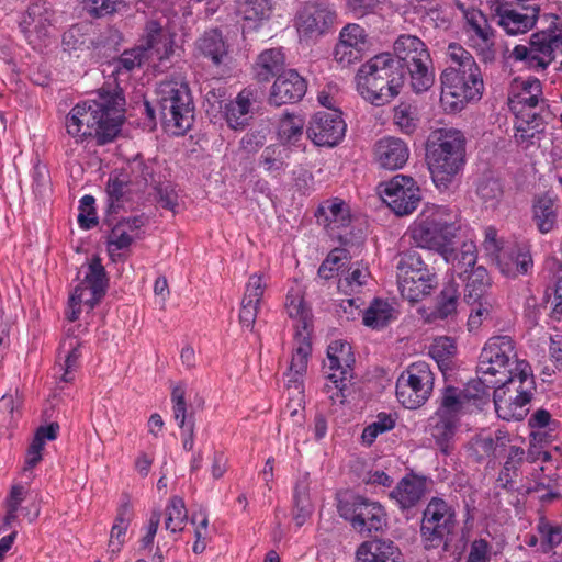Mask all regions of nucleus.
Masks as SVG:
<instances>
[{
  "instance_id": "052dcab7",
  "label": "nucleus",
  "mask_w": 562,
  "mask_h": 562,
  "mask_svg": "<svg viewBox=\"0 0 562 562\" xmlns=\"http://www.w3.org/2000/svg\"><path fill=\"white\" fill-rule=\"evenodd\" d=\"M133 239V235L124 227V224H115L106 239L109 252L126 249L132 245Z\"/></svg>"
},
{
  "instance_id": "dca6fc26",
  "label": "nucleus",
  "mask_w": 562,
  "mask_h": 562,
  "mask_svg": "<svg viewBox=\"0 0 562 562\" xmlns=\"http://www.w3.org/2000/svg\"><path fill=\"white\" fill-rule=\"evenodd\" d=\"M381 186L383 189L380 193L396 215H408L417 209L420 202V189L412 177L396 175Z\"/></svg>"
},
{
  "instance_id": "603ef678",
  "label": "nucleus",
  "mask_w": 562,
  "mask_h": 562,
  "mask_svg": "<svg viewBox=\"0 0 562 562\" xmlns=\"http://www.w3.org/2000/svg\"><path fill=\"white\" fill-rule=\"evenodd\" d=\"M469 45L476 52L484 63H491L496 57L495 35L493 30L481 35H470Z\"/></svg>"
},
{
  "instance_id": "20e7f679",
  "label": "nucleus",
  "mask_w": 562,
  "mask_h": 562,
  "mask_svg": "<svg viewBox=\"0 0 562 562\" xmlns=\"http://www.w3.org/2000/svg\"><path fill=\"white\" fill-rule=\"evenodd\" d=\"M426 157L432 182L439 191L449 190L465 164V137L456 128L435 131L427 143Z\"/></svg>"
},
{
  "instance_id": "338daca9",
  "label": "nucleus",
  "mask_w": 562,
  "mask_h": 562,
  "mask_svg": "<svg viewBox=\"0 0 562 562\" xmlns=\"http://www.w3.org/2000/svg\"><path fill=\"white\" fill-rule=\"evenodd\" d=\"M80 346H81V344L78 340L74 341V339H70V341H69L70 351L68 352V355L65 359L64 374L61 376V380L66 383L71 382L74 380L72 373L79 367V358L81 356Z\"/></svg>"
},
{
  "instance_id": "6ab92c4d",
  "label": "nucleus",
  "mask_w": 562,
  "mask_h": 562,
  "mask_svg": "<svg viewBox=\"0 0 562 562\" xmlns=\"http://www.w3.org/2000/svg\"><path fill=\"white\" fill-rule=\"evenodd\" d=\"M336 19V13L326 3L311 1L304 3L296 14V27L304 36L324 34Z\"/></svg>"
},
{
  "instance_id": "4468645a",
  "label": "nucleus",
  "mask_w": 562,
  "mask_h": 562,
  "mask_svg": "<svg viewBox=\"0 0 562 562\" xmlns=\"http://www.w3.org/2000/svg\"><path fill=\"white\" fill-rule=\"evenodd\" d=\"M529 47L516 45L510 57L522 61L529 69H546L555 58V53L562 54V37L555 32H537L530 36Z\"/></svg>"
},
{
  "instance_id": "f257e3e1",
  "label": "nucleus",
  "mask_w": 562,
  "mask_h": 562,
  "mask_svg": "<svg viewBox=\"0 0 562 562\" xmlns=\"http://www.w3.org/2000/svg\"><path fill=\"white\" fill-rule=\"evenodd\" d=\"M125 98L121 90L102 88L98 99L78 103L66 117L67 133L81 142L93 137L98 144L111 142L123 122Z\"/></svg>"
},
{
  "instance_id": "3c124183",
  "label": "nucleus",
  "mask_w": 562,
  "mask_h": 562,
  "mask_svg": "<svg viewBox=\"0 0 562 562\" xmlns=\"http://www.w3.org/2000/svg\"><path fill=\"white\" fill-rule=\"evenodd\" d=\"M394 123L405 134H412L418 125V110L412 103L402 102L394 109Z\"/></svg>"
},
{
  "instance_id": "bb28decb",
  "label": "nucleus",
  "mask_w": 562,
  "mask_h": 562,
  "mask_svg": "<svg viewBox=\"0 0 562 562\" xmlns=\"http://www.w3.org/2000/svg\"><path fill=\"white\" fill-rule=\"evenodd\" d=\"M356 557L357 562H401L402 553L392 540L375 538L362 542Z\"/></svg>"
},
{
  "instance_id": "774afa93",
  "label": "nucleus",
  "mask_w": 562,
  "mask_h": 562,
  "mask_svg": "<svg viewBox=\"0 0 562 562\" xmlns=\"http://www.w3.org/2000/svg\"><path fill=\"white\" fill-rule=\"evenodd\" d=\"M491 549L492 547L486 539H475L471 543L467 562H490Z\"/></svg>"
},
{
  "instance_id": "2eb2a0df",
  "label": "nucleus",
  "mask_w": 562,
  "mask_h": 562,
  "mask_svg": "<svg viewBox=\"0 0 562 562\" xmlns=\"http://www.w3.org/2000/svg\"><path fill=\"white\" fill-rule=\"evenodd\" d=\"M108 288V278L101 260L94 257L87 269L83 280L75 288L69 297L70 313L68 319L74 322L80 313L79 305L85 304L93 308L104 296Z\"/></svg>"
},
{
  "instance_id": "09e8293b",
  "label": "nucleus",
  "mask_w": 562,
  "mask_h": 562,
  "mask_svg": "<svg viewBox=\"0 0 562 562\" xmlns=\"http://www.w3.org/2000/svg\"><path fill=\"white\" fill-rule=\"evenodd\" d=\"M304 121L300 116L285 113L279 123L278 134L280 140L295 145L303 135Z\"/></svg>"
},
{
  "instance_id": "9d476101",
  "label": "nucleus",
  "mask_w": 562,
  "mask_h": 562,
  "mask_svg": "<svg viewBox=\"0 0 562 562\" xmlns=\"http://www.w3.org/2000/svg\"><path fill=\"white\" fill-rule=\"evenodd\" d=\"M457 526L454 507L441 497H432L423 512L420 538L426 550L442 547L449 550L450 537Z\"/></svg>"
},
{
  "instance_id": "4c0bfd02",
  "label": "nucleus",
  "mask_w": 562,
  "mask_h": 562,
  "mask_svg": "<svg viewBox=\"0 0 562 562\" xmlns=\"http://www.w3.org/2000/svg\"><path fill=\"white\" fill-rule=\"evenodd\" d=\"M198 49L215 65H220L224 57L227 56V45L223 40L222 33L216 29L205 32L199 38Z\"/></svg>"
},
{
  "instance_id": "de8ad7c7",
  "label": "nucleus",
  "mask_w": 562,
  "mask_h": 562,
  "mask_svg": "<svg viewBox=\"0 0 562 562\" xmlns=\"http://www.w3.org/2000/svg\"><path fill=\"white\" fill-rule=\"evenodd\" d=\"M130 169L133 178L138 184L144 187L157 186L159 180L157 179L158 166L153 160H144L140 156H137L130 164Z\"/></svg>"
},
{
  "instance_id": "b1692460",
  "label": "nucleus",
  "mask_w": 562,
  "mask_h": 562,
  "mask_svg": "<svg viewBox=\"0 0 562 562\" xmlns=\"http://www.w3.org/2000/svg\"><path fill=\"white\" fill-rule=\"evenodd\" d=\"M306 80L294 69L282 71L274 80L269 103L280 106L299 102L306 93Z\"/></svg>"
},
{
  "instance_id": "e2e57ef3",
  "label": "nucleus",
  "mask_w": 562,
  "mask_h": 562,
  "mask_svg": "<svg viewBox=\"0 0 562 562\" xmlns=\"http://www.w3.org/2000/svg\"><path fill=\"white\" fill-rule=\"evenodd\" d=\"M150 56L140 46L134 47L128 50H124L119 58V68H124L131 71L135 68L140 67Z\"/></svg>"
},
{
  "instance_id": "2f4dec72",
  "label": "nucleus",
  "mask_w": 562,
  "mask_h": 562,
  "mask_svg": "<svg viewBox=\"0 0 562 562\" xmlns=\"http://www.w3.org/2000/svg\"><path fill=\"white\" fill-rule=\"evenodd\" d=\"M396 270L397 282L423 276L430 278V276L436 274L424 261L422 254L417 249H409L400 254Z\"/></svg>"
},
{
  "instance_id": "c03bdc74",
  "label": "nucleus",
  "mask_w": 562,
  "mask_h": 562,
  "mask_svg": "<svg viewBox=\"0 0 562 562\" xmlns=\"http://www.w3.org/2000/svg\"><path fill=\"white\" fill-rule=\"evenodd\" d=\"M289 157L290 149L284 145H270L262 150L259 165L269 172L281 171L285 169Z\"/></svg>"
},
{
  "instance_id": "aec40b11",
  "label": "nucleus",
  "mask_w": 562,
  "mask_h": 562,
  "mask_svg": "<svg viewBox=\"0 0 562 562\" xmlns=\"http://www.w3.org/2000/svg\"><path fill=\"white\" fill-rule=\"evenodd\" d=\"M538 105L548 106L542 97V85L536 77L526 79L516 77L512 80L508 90V106L513 113L522 112L524 108L530 110Z\"/></svg>"
},
{
  "instance_id": "a19ab883",
  "label": "nucleus",
  "mask_w": 562,
  "mask_h": 562,
  "mask_svg": "<svg viewBox=\"0 0 562 562\" xmlns=\"http://www.w3.org/2000/svg\"><path fill=\"white\" fill-rule=\"evenodd\" d=\"M459 296V284L453 279L447 281L437 297L436 316L440 319H445L454 314L457 312Z\"/></svg>"
},
{
  "instance_id": "c9c22d12",
  "label": "nucleus",
  "mask_w": 562,
  "mask_h": 562,
  "mask_svg": "<svg viewBox=\"0 0 562 562\" xmlns=\"http://www.w3.org/2000/svg\"><path fill=\"white\" fill-rule=\"evenodd\" d=\"M490 288L491 279L487 270L482 266H477L467 276L464 300L469 304H474L477 301L493 300L488 295Z\"/></svg>"
},
{
  "instance_id": "5701e85b",
  "label": "nucleus",
  "mask_w": 562,
  "mask_h": 562,
  "mask_svg": "<svg viewBox=\"0 0 562 562\" xmlns=\"http://www.w3.org/2000/svg\"><path fill=\"white\" fill-rule=\"evenodd\" d=\"M526 13H520L510 8L506 0H496L494 11L498 16V24L509 35L526 33L531 30L539 16L538 5L524 7Z\"/></svg>"
},
{
  "instance_id": "9b49d317",
  "label": "nucleus",
  "mask_w": 562,
  "mask_h": 562,
  "mask_svg": "<svg viewBox=\"0 0 562 562\" xmlns=\"http://www.w3.org/2000/svg\"><path fill=\"white\" fill-rule=\"evenodd\" d=\"M337 509L339 515L361 535L380 531L387 522L386 513L381 504L351 492L339 494Z\"/></svg>"
},
{
  "instance_id": "4d7b16f0",
  "label": "nucleus",
  "mask_w": 562,
  "mask_h": 562,
  "mask_svg": "<svg viewBox=\"0 0 562 562\" xmlns=\"http://www.w3.org/2000/svg\"><path fill=\"white\" fill-rule=\"evenodd\" d=\"M395 426V419L391 414L380 413L376 420L368 425L362 431V442L371 446L380 434L390 431Z\"/></svg>"
},
{
  "instance_id": "f8f14e48",
  "label": "nucleus",
  "mask_w": 562,
  "mask_h": 562,
  "mask_svg": "<svg viewBox=\"0 0 562 562\" xmlns=\"http://www.w3.org/2000/svg\"><path fill=\"white\" fill-rule=\"evenodd\" d=\"M435 374L425 361H417L407 367L396 381V397L408 409L422 407L434 390Z\"/></svg>"
},
{
  "instance_id": "a878e982",
  "label": "nucleus",
  "mask_w": 562,
  "mask_h": 562,
  "mask_svg": "<svg viewBox=\"0 0 562 562\" xmlns=\"http://www.w3.org/2000/svg\"><path fill=\"white\" fill-rule=\"evenodd\" d=\"M374 154L379 165L387 170L402 168L409 157L407 145L396 137H384L376 142Z\"/></svg>"
},
{
  "instance_id": "c85d7f7f",
  "label": "nucleus",
  "mask_w": 562,
  "mask_h": 562,
  "mask_svg": "<svg viewBox=\"0 0 562 562\" xmlns=\"http://www.w3.org/2000/svg\"><path fill=\"white\" fill-rule=\"evenodd\" d=\"M440 255L451 266L452 273L460 278L468 276L472 269L476 268V246L471 240L463 241L460 248H453L450 245Z\"/></svg>"
},
{
  "instance_id": "72a5a7b5",
  "label": "nucleus",
  "mask_w": 562,
  "mask_h": 562,
  "mask_svg": "<svg viewBox=\"0 0 562 562\" xmlns=\"http://www.w3.org/2000/svg\"><path fill=\"white\" fill-rule=\"evenodd\" d=\"M515 114L517 117L515 123V138L517 143L531 142L532 138L543 132L546 122L540 112L524 108L522 112Z\"/></svg>"
},
{
  "instance_id": "bf43d9fd",
  "label": "nucleus",
  "mask_w": 562,
  "mask_h": 562,
  "mask_svg": "<svg viewBox=\"0 0 562 562\" xmlns=\"http://www.w3.org/2000/svg\"><path fill=\"white\" fill-rule=\"evenodd\" d=\"M510 259L513 260L510 265L503 263V261L499 260L501 270L504 274H525L532 266V259L528 252H522L520 250L516 252L513 251L510 254Z\"/></svg>"
},
{
  "instance_id": "f704fd0d",
  "label": "nucleus",
  "mask_w": 562,
  "mask_h": 562,
  "mask_svg": "<svg viewBox=\"0 0 562 562\" xmlns=\"http://www.w3.org/2000/svg\"><path fill=\"white\" fill-rule=\"evenodd\" d=\"M284 67V55L279 48L262 52L255 64V77L259 82H267L279 76Z\"/></svg>"
},
{
  "instance_id": "473e14b6",
  "label": "nucleus",
  "mask_w": 562,
  "mask_h": 562,
  "mask_svg": "<svg viewBox=\"0 0 562 562\" xmlns=\"http://www.w3.org/2000/svg\"><path fill=\"white\" fill-rule=\"evenodd\" d=\"M310 474L303 473L295 486L293 493V520L297 527H302L313 513V504L310 497Z\"/></svg>"
},
{
  "instance_id": "37998d69",
  "label": "nucleus",
  "mask_w": 562,
  "mask_h": 562,
  "mask_svg": "<svg viewBox=\"0 0 562 562\" xmlns=\"http://www.w3.org/2000/svg\"><path fill=\"white\" fill-rule=\"evenodd\" d=\"M456 349L454 340L447 336L438 337L431 344L429 355L443 373L451 368Z\"/></svg>"
},
{
  "instance_id": "58836bf2",
  "label": "nucleus",
  "mask_w": 562,
  "mask_h": 562,
  "mask_svg": "<svg viewBox=\"0 0 562 562\" xmlns=\"http://www.w3.org/2000/svg\"><path fill=\"white\" fill-rule=\"evenodd\" d=\"M508 441L506 432L499 429L493 436L481 434L472 440L471 451L475 460L480 462L484 458L493 456L498 447H505Z\"/></svg>"
},
{
  "instance_id": "a18cd8bd",
  "label": "nucleus",
  "mask_w": 562,
  "mask_h": 562,
  "mask_svg": "<svg viewBox=\"0 0 562 562\" xmlns=\"http://www.w3.org/2000/svg\"><path fill=\"white\" fill-rule=\"evenodd\" d=\"M467 402L462 391L449 385L442 390L439 407L436 412L460 418V413Z\"/></svg>"
},
{
  "instance_id": "e433bc0d",
  "label": "nucleus",
  "mask_w": 562,
  "mask_h": 562,
  "mask_svg": "<svg viewBox=\"0 0 562 562\" xmlns=\"http://www.w3.org/2000/svg\"><path fill=\"white\" fill-rule=\"evenodd\" d=\"M400 293L403 299L415 303L430 295L438 285L437 274L427 278L425 276L411 278L397 282Z\"/></svg>"
},
{
  "instance_id": "69168bd1",
  "label": "nucleus",
  "mask_w": 562,
  "mask_h": 562,
  "mask_svg": "<svg viewBox=\"0 0 562 562\" xmlns=\"http://www.w3.org/2000/svg\"><path fill=\"white\" fill-rule=\"evenodd\" d=\"M346 259L345 249H334L318 268V277L328 280L339 270V262Z\"/></svg>"
},
{
  "instance_id": "ddd939ff",
  "label": "nucleus",
  "mask_w": 562,
  "mask_h": 562,
  "mask_svg": "<svg viewBox=\"0 0 562 562\" xmlns=\"http://www.w3.org/2000/svg\"><path fill=\"white\" fill-rule=\"evenodd\" d=\"M518 360L514 341L509 336H496L488 339L479 357L477 374L506 379L517 372Z\"/></svg>"
},
{
  "instance_id": "0eeeda50",
  "label": "nucleus",
  "mask_w": 562,
  "mask_h": 562,
  "mask_svg": "<svg viewBox=\"0 0 562 562\" xmlns=\"http://www.w3.org/2000/svg\"><path fill=\"white\" fill-rule=\"evenodd\" d=\"M461 229L457 212L447 206H431L423 211L414 223L411 235L417 247L440 254L452 245Z\"/></svg>"
},
{
  "instance_id": "ea45409f",
  "label": "nucleus",
  "mask_w": 562,
  "mask_h": 562,
  "mask_svg": "<svg viewBox=\"0 0 562 562\" xmlns=\"http://www.w3.org/2000/svg\"><path fill=\"white\" fill-rule=\"evenodd\" d=\"M317 212L325 216L328 225L347 227L351 222L349 205L341 199L335 198L324 202Z\"/></svg>"
},
{
  "instance_id": "412c9836",
  "label": "nucleus",
  "mask_w": 562,
  "mask_h": 562,
  "mask_svg": "<svg viewBox=\"0 0 562 562\" xmlns=\"http://www.w3.org/2000/svg\"><path fill=\"white\" fill-rule=\"evenodd\" d=\"M367 44V33L359 24H347L339 33L334 49V59L342 68L349 67L362 58Z\"/></svg>"
},
{
  "instance_id": "39448f33",
  "label": "nucleus",
  "mask_w": 562,
  "mask_h": 562,
  "mask_svg": "<svg viewBox=\"0 0 562 562\" xmlns=\"http://www.w3.org/2000/svg\"><path fill=\"white\" fill-rule=\"evenodd\" d=\"M285 308L294 323V348L290 362L288 389L295 392L296 406L303 401L302 376L306 371L307 360L312 352L311 335L313 331L312 314L300 290H290L286 295Z\"/></svg>"
},
{
  "instance_id": "393cba45",
  "label": "nucleus",
  "mask_w": 562,
  "mask_h": 562,
  "mask_svg": "<svg viewBox=\"0 0 562 562\" xmlns=\"http://www.w3.org/2000/svg\"><path fill=\"white\" fill-rule=\"evenodd\" d=\"M427 491V480L414 473L403 476L395 487L390 491L389 497L402 510L416 507Z\"/></svg>"
},
{
  "instance_id": "6e6d98bb",
  "label": "nucleus",
  "mask_w": 562,
  "mask_h": 562,
  "mask_svg": "<svg viewBox=\"0 0 562 562\" xmlns=\"http://www.w3.org/2000/svg\"><path fill=\"white\" fill-rule=\"evenodd\" d=\"M237 8L245 20L258 21L269 16L271 0H237Z\"/></svg>"
},
{
  "instance_id": "1a4fd4ad",
  "label": "nucleus",
  "mask_w": 562,
  "mask_h": 562,
  "mask_svg": "<svg viewBox=\"0 0 562 562\" xmlns=\"http://www.w3.org/2000/svg\"><path fill=\"white\" fill-rule=\"evenodd\" d=\"M394 57L411 75V85L415 92L427 91L435 81L430 69L432 60L426 44L417 36L401 34L393 44Z\"/></svg>"
},
{
  "instance_id": "5fc2aeb1",
  "label": "nucleus",
  "mask_w": 562,
  "mask_h": 562,
  "mask_svg": "<svg viewBox=\"0 0 562 562\" xmlns=\"http://www.w3.org/2000/svg\"><path fill=\"white\" fill-rule=\"evenodd\" d=\"M165 528L171 532L181 531L187 520V509L181 497L175 496L166 508Z\"/></svg>"
},
{
  "instance_id": "864d4df0",
  "label": "nucleus",
  "mask_w": 562,
  "mask_h": 562,
  "mask_svg": "<svg viewBox=\"0 0 562 562\" xmlns=\"http://www.w3.org/2000/svg\"><path fill=\"white\" fill-rule=\"evenodd\" d=\"M106 193L109 209L112 212H116L117 209L123 207L124 202L127 200L128 181L121 176L110 177L106 184Z\"/></svg>"
},
{
  "instance_id": "13d9d810",
  "label": "nucleus",
  "mask_w": 562,
  "mask_h": 562,
  "mask_svg": "<svg viewBox=\"0 0 562 562\" xmlns=\"http://www.w3.org/2000/svg\"><path fill=\"white\" fill-rule=\"evenodd\" d=\"M476 193L485 203L494 206L503 195V187L498 179L483 177L477 183Z\"/></svg>"
},
{
  "instance_id": "6e6552de",
  "label": "nucleus",
  "mask_w": 562,
  "mask_h": 562,
  "mask_svg": "<svg viewBox=\"0 0 562 562\" xmlns=\"http://www.w3.org/2000/svg\"><path fill=\"white\" fill-rule=\"evenodd\" d=\"M161 120L175 134H183L193 124L194 103L189 85L182 80H166L157 89Z\"/></svg>"
},
{
  "instance_id": "c756f323",
  "label": "nucleus",
  "mask_w": 562,
  "mask_h": 562,
  "mask_svg": "<svg viewBox=\"0 0 562 562\" xmlns=\"http://www.w3.org/2000/svg\"><path fill=\"white\" fill-rule=\"evenodd\" d=\"M558 196L550 192L535 196L532 220L541 234L552 232L558 221Z\"/></svg>"
},
{
  "instance_id": "a211bd4d",
  "label": "nucleus",
  "mask_w": 562,
  "mask_h": 562,
  "mask_svg": "<svg viewBox=\"0 0 562 562\" xmlns=\"http://www.w3.org/2000/svg\"><path fill=\"white\" fill-rule=\"evenodd\" d=\"M346 128L340 110L319 111L310 120L306 134L316 146L334 147L345 137Z\"/></svg>"
},
{
  "instance_id": "4be33fe9",
  "label": "nucleus",
  "mask_w": 562,
  "mask_h": 562,
  "mask_svg": "<svg viewBox=\"0 0 562 562\" xmlns=\"http://www.w3.org/2000/svg\"><path fill=\"white\" fill-rule=\"evenodd\" d=\"M355 357L349 342L335 340L327 348L324 373L328 381L352 380Z\"/></svg>"
},
{
  "instance_id": "7ed1b4c3",
  "label": "nucleus",
  "mask_w": 562,
  "mask_h": 562,
  "mask_svg": "<svg viewBox=\"0 0 562 562\" xmlns=\"http://www.w3.org/2000/svg\"><path fill=\"white\" fill-rule=\"evenodd\" d=\"M404 65L391 53H381L358 69L357 90L374 105H384L397 97L406 81Z\"/></svg>"
},
{
  "instance_id": "f3484780",
  "label": "nucleus",
  "mask_w": 562,
  "mask_h": 562,
  "mask_svg": "<svg viewBox=\"0 0 562 562\" xmlns=\"http://www.w3.org/2000/svg\"><path fill=\"white\" fill-rule=\"evenodd\" d=\"M263 95L260 88L249 86L244 88L234 100L227 102L224 106V117L228 127L234 131H244L260 110Z\"/></svg>"
},
{
  "instance_id": "680f3d73",
  "label": "nucleus",
  "mask_w": 562,
  "mask_h": 562,
  "mask_svg": "<svg viewBox=\"0 0 562 562\" xmlns=\"http://www.w3.org/2000/svg\"><path fill=\"white\" fill-rule=\"evenodd\" d=\"M266 288L262 274H251L246 283L243 301L260 305Z\"/></svg>"
},
{
  "instance_id": "7c9ffc66",
  "label": "nucleus",
  "mask_w": 562,
  "mask_h": 562,
  "mask_svg": "<svg viewBox=\"0 0 562 562\" xmlns=\"http://www.w3.org/2000/svg\"><path fill=\"white\" fill-rule=\"evenodd\" d=\"M460 418L435 413L429 419V432L443 454L453 449V439Z\"/></svg>"
},
{
  "instance_id": "49530a36",
  "label": "nucleus",
  "mask_w": 562,
  "mask_h": 562,
  "mask_svg": "<svg viewBox=\"0 0 562 562\" xmlns=\"http://www.w3.org/2000/svg\"><path fill=\"white\" fill-rule=\"evenodd\" d=\"M392 318V306L382 300H374L363 313V324L372 328H383Z\"/></svg>"
},
{
  "instance_id": "79ce46f5",
  "label": "nucleus",
  "mask_w": 562,
  "mask_h": 562,
  "mask_svg": "<svg viewBox=\"0 0 562 562\" xmlns=\"http://www.w3.org/2000/svg\"><path fill=\"white\" fill-rule=\"evenodd\" d=\"M498 382L499 380L490 378L487 374H480L467 383L462 390L463 396L468 402L474 400L484 404L490 398L491 390H495Z\"/></svg>"
},
{
  "instance_id": "f03ea898",
  "label": "nucleus",
  "mask_w": 562,
  "mask_h": 562,
  "mask_svg": "<svg viewBox=\"0 0 562 562\" xmlns=\"http://www.w3.org/2000/svg\"><path fill=\"white\" fill-rule=\"evenodd\" d=\"M446 54L450 65L440 76V100L446 110L458 112L467 103L481 99L483 77L474 57L458 43L449 44Z\"/></svg>"
},
{
  "instance_id": "8fccbe9b",
  "label": "nucleus",
  "mask_w": 562,
  "mask_h": 562,
  "mask_svg": "<svg viewBox=\"0 0 562 562\" xmlns=\"http://www.w3.org/2000/svg\"><path fill=\"white\" fill-rule=\"evenodd\" d=\"M83 10L93 18H104L127 10L124 0H83Z\"/></svg>"
},
{
  "instance_id": "0e129e2a",
  "label": "nucleus",
  "mask_w": 562,
  "mask_h": 562,
  "mask_svg": "<svg viewBox=\"0 0 562 562\" xmlns=\"http://www.w3.org/2000/svg\"><path fill=\"white\" fill-rule=\"evenodd\" d=\"M471 310L468 326L469 330L477 329L485 319L490 318L493 300L477 301Z\"/></svg>"
},
{
  "instance_id": "cd10ccee",
  "label": "nucleus",
  "mask_w": 562,
  "mask_h": 562,
  "mask_svg": "<svg viewBox=\"0 0 562 562\" xmlns=\"http://www.w3.org/2000/svg\"><path fill=\"white\" fill-rule=\"evenodd\" d=\"M143 41L140 47L145 49L150 58L162 60L168 58L172 52L169 33L155 20L146 23Z\"/></svg>"
},
{
  "instance_id": "423d86ee",
  "label": "nucleus",
  "mask_w": 562,
  "mask_h": 562,
  "mask_svg": "<svg viewBox=\"0 0 562 562\" xmlns=\"http://www.w3.org/2000/svg\"><path fill=\"white\" fill-rule=\"evenodd\" d=\"M499 380L493 391V402L499 418L504 420H522L528 414L532 398L535 380L527 361L517 363V372Z\"/></svg>"
}]
</instances>
